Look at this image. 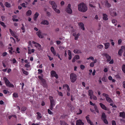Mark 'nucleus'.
I'll use <instances>...</instances> for the list:
<instances>
[{
    "mask_svg": "<svg viewBox=\"0 0 125 125\" xmlns=\"http://www.w3.org/2000/svg\"><path fill=\"white\" fill-rule=\"evenodd\" d=\"M39 14L37 12H36L34 14V17L33 18L34 20L36 21V20L38 16H39Z\"/></svg>",
    "mask_w": 125,
    "mask_h": 125,
    "instance_id": "c85d7f7f",
    "label": "nucleus"
},
{
    "mask_svg": "<svg viewBox=\"0 0 125 125\" xmlns=\"http://www.w3.org/2000/svg\"><path fill=\"white\" fill-rule=\"evenodd\" d=\"M5 5L7 7H10L11 6V5L10 3L7 2H6L5 3Z\"/></svg>",
    "mask_w": 125,
    "mask_h": 125,
    "instance_id": "c9c22d12",
    "label": "nucleus"
},
{
    "mask_svg": "<svg viewBox=\"0 0 125 125\" xmlns=\"http://www.w3.org/2000/svg\"><path fill=\"white\" fill-rule=\"evenodd\" d=\"M97 61L96 59H95L93 62H91L90 64V66L91 67H93L94 66V64L96 63Z\"/></svg>",
    "mask_w": 125,
    "mask_h": 125,
    "instance_id": "412c9836",
    "label": "nucleus"
},
{
    "mask_svg": "<svg viewBox=\"0 0 125 125\" xmlns=\"http://www.w3.org/2000/svg\"><path fill=\"white\" fill-rule=\"evenodd\" d=\"M13 96L15 97H18V94L16 93H14L13 94Z\"/></svg>",
    "mask_w": 125,
    "mask_h": 125,
    "instance_id": "8fccbe9b",
    "label": "nucleus"
},
{
    "mask_svg": "<svg viewBox=\"0 0 125 125\" xmlns=\"http://www.w3.org/2000/svg\"><path fill=\"white\" fill-rule=\"evenodd\" d=\"M3 92L5 94H6L9 93V92L8 90H3Z\"/></svg>",
    "mask_w": 125,
    "mask_h": 125,
    "instance_id": "6e6d98bb",
    "label": "nucleus"
},
{
    "mask_svg": "<svg viewBox=\"0 0 125 125\" xmlns=\"http://www.w3.org/2000/svg\"><path fill=\"white\" fill-rule=\"evenodd\" d=\"M92 98L90 99H93V100H97V97L94 95L92 96Z\"/></svg>",
    "mask_w": 125,
    "mask_h": 125,
    "instance_id": "79ce46f5",
    "label": "nucleus"
},
{
    "mask_svg": "<svg viewBox=\"0 0 125 125\" xmlns=\"http://www.w3.org/2000/svg\"><path fill=\"white\" fill-rule=\"evenodd\" d=\"M49 3L51 5L52 8L56 13L58 14L60 13V10L57 8V6L54 1H50Z\"/></svg>",
    "mask_w": 125,
    "mask_h": 125,
    "instance_id": "f03ea898",
    "label": "nucleus"
},
{
    "mask_svg": "<svg viewBox=\"0 0 125 125\" xmlns=\"http://www.w3.org/2000/svg\"><path fill=\"white\" fill-rule=\"evenodd\" d=\"M21 5L23 7L25 8L26 7V4L25 3H23Z\"/></svg>",
    "mask_w": 125,
    "mask_h": 125,
    "instance_id": "69168bd1",
    "label": "nucleus"
},
{
    "mask_svg": "<svg viewBox=\"0 0 125 125\" xmlns=\"http://www.w3.org/2000/svg\"><path fill=\"white\" fill-rule=\"evenodd\" d=\"M102 95L105 97L106 99L107 102L110 103L112 102L113 100L108 97V95L107 94L105 93H103Z\"/></svg>",
    "mask_w": 125,
    "mask_h": 125,
    "instance_id": "6e6552de",
    "label": "nucleus"
},
{
    "mask_svg": "<svg viewBox=\"0 0 125 125\" xmlns=\"http://www.w3.org/2000/svg\"><path fill=\"white\" fill-rule=\"evenodd\" d=\"M90 104L91 105H92L94 106V107L95 106H96L95 104L93 103L91 101L90 102Z\"/></svg>",
    "mask_w": 125,
    "mask_h": 125,
    "instance_id": "680f3d73",
    "label": "nucleus"
},
{
    "mask_svg": "<svg viewBox=\"0 0 125 125\" xmlns=\"http://www.w3.org/2000/svg\"><path fill=\"white\" fill-rule=\"evenodd\" d=\"M38 73L39 74H40L42 73V71L41 69H39L38 70Z\"/></svg>",
    "mask_w": 125,
    "mask_h": 125,
    "instance_id": "5fc2aeb1",
    "label": "nucleus"
},
{
    "mask_svg": "<svg viewBox=\"0 0 125 125\" xmlns=\"http://www.w3.org/2000/svg\"><path fill=\"white\" fill-rule=\"evenodd\" d=\"M32 13V11L30 10H28L26 13V15L27 16L31 15Z\"/></svg>",
    "mask_w": 125,
    "mask_h": 125,
    "instance_id": "2f4dec72",
    "label": "nucleus"
},
{
    "mask_svg": "<svg viewBox=\"0 0 125 125\" xmlns=\"http://www.w3.org/2000/svg\"><path fill=\"white\" fill-rule=\"evenodd\" d=\"M78 10L82 12H85L88 10L86 4L83 3L79 4L78 5Z\"/></svg>",
    "mask_w": 125,
    "mask_h": 125,
    "instance_id": "f257e3e1",
    "label": "nucleus"
},
{
    "mask_svg": "<svg viewBox=\"0 0 125 125\" xmlns=\"http://www.w3.org/2000/svg\"><path fill=\"white\" fill-rule=\"evenodd\" d=\"M122 46L121 47V48L119 50L118 52V55L120 56H121L123 52V51L125 50V48L122 49Z\"/></svg>",
    "mask_w": 125,
    "mask_h": 125,
    "instance_id": "4468645a",
    "label": "nucleus"
},
{
    "mask_svg": "<svg viewBox=\"0 0 125 125\" xmlns=\"http://www.w3.org/2000/svg\"><path fill=\"white\" fill-rule=\"evenodd\" d=\"M49 98L50 100L51 104V106L50 107V108L51 110H52L53 107L55 105L54 100L52 96H50Z\"/></svg>",
    "mask_w": 125,
    "mask_h": 125,
    "instance_id": "423d86ee",
    "label": "nucleus"
},
{
    "mask_svg": "<svg viewBox=\"0 0 125 125\" xmlns=\"http://www.w3.org/2000/svg\"><path fill=\"white\" fill-rule=\"evenodd\" d=\"M104 55L106 56L107 61L109 62L111 60V57L110 56L107 54H104Z\"/></svg>",
    "mask_w": 125,
    "mask_h": 125,
    "instance_id": "aec40b11",
    "label": "nucleus"
},
{
    "mask_svg": "<svg viewBox=\"0 0 125 125\" xmlns=\"http://www.w3.org/2000/svg\"><path fill=\"white\" fill-rule=\"evenodd\" d=\"M80 59V56L78 55H75L74 56L72 60V62H74L75 61V60H77Z\"/></svg>",
    "mask_w": 125,
    "mask_h": 125,
    "instance_id": "9b49d317",
    "label": "nucleus"
},
{
    "mask_svg": "<svg viewBox=\"0 0 125 125\" xmlns=\"http://www.w3.org/2000/svg\"><path fill=\"white\" fill-rule=\"evenodd\" d=\"M57 92L58 93V94L60 96H63V94L62 93L60 92H59L58 90H57Z\"/></svg>",
    "mask_w": 125,
    "mask_h": 125,
    "instance_id": "864d4df0",
    "label": "nucleus"
},
{
    "mask_svg": "<svg viewBox=\"0 0 125 125\" xmlns=\"http://www.w3.org/2000/svg\"><path fill=\"white\" fill-rule=\"evenodd\" d=\"M29 64H30V62H29V63H28V64H25V67H27V68L29 67L30 66V65Z\"/></svg>",
    "mask_w": 125,
    "mask_h": 125,
    "instance_id": "de8ad7c7",
    "label": "nucleus"
},
{
    "mask_svg": "<svg viewBox=\"0 0 125 125\" xmlns=\"http://www.w3.org/2000/svg\"><path fill=\"white\" fill-rule=\"evenodd\" d=\"M42 76H38V78L42 82L43 84H44L45 83V80L43 79V75L42 74L41 75Z\"/></svg>",
    "mask_w": 125,
    "mask_h": 125,
    "instance_id": "6ab92c4d",
    "label": "nucleus"
},
{
    "mask_svg": "<svg viewBox=\"0 0 125 125\" xmlns=\"http://www.w3.org/2000/svg\"><path fill=\"white\" fill-rule=\"evenodd\" d=\"M26 108L25 107H23L22 108V112H24L26 110Z\"/></svg>",
    "mask_w": 125,
    "mask_h": 125,
    "instance_id": "4d7b16f0",
    "label": "nucleus"
},
{
    "mask_svg": "<svg viewBox=\"0 0 125 125\" xmlns=\"http://www.w3.org/2000/svg\"><path fill=\"white\" fill-rule=\"evenodd\" d=\"M61 125H68L64 121L61 122Z\"/></svg>",
    "mask_w": 125,
    "mask_h": 125,
    "instance_id": "3c124183",
    "label": "nucleus"
},
{
    "mask_svg": "<svg viewBox=\"0 0 125 125\" xmlns=\"http://www.w3.org/2000/svg\"><path fill=\"white\" fill-rule=\"evenodd\" d=\"M122 41L121 39H119L118 41V44H120L122 42Z\"/></svg>",
    "mask_w": 125,
    "mask_h": 125,
    "instance_id": "774afa93",
    "label": "nucleus"
},
{
    "mask_svg": "<svg viewBox=\"0 0 125 125\" xmlns=\"http://www.w3.org/2000/svg\"><path fill=\"white\" fill-rule=\"evenodd\" d=\"M88 95L90 96V99H92V96L93 95V92L91 90H89L88 91Z\"/></svg>",
    "mask_w": 125,
    "mask_h": 125,
    "instance_id": "a211bd4d",
    "label": "nucleus"
},
{
    "mask_svg": "<svg viewBox=\"0 0 125 125\" xmlns=\"http://www.w3.org/2000/svg\"><path fill=\"white\" fill-rule=\"evenodd\" d=\"M42 64H41L39 65H38L37 66V68H42Z\"/></svg>",
    "mask_w": 125,
    "mask_h": 125,
    "instance_id": "0e129e2a",
    "label": "nucleus"
},
{
    "mask_svg": "<svg viewBox=\"0 0 125 125\" xmlns=\"http://www.w3.org/2000/svg\"><path fill=\"white\" fill-rule=\"evenodd\" d=\"M97 47L99 49H101L103 48V46L102 44H99L97 46Z\"/></svg>",
    "mask_w": 125,
    "mask_h": 125,
    "instance_id": "ea45409f",
    "label": "nucleus"
},
{
    "mask_svg": "<svg viewBox=\"0 0 125 125\" xmlns=\"http://www.w3.org/2000/svg\"><path fill=\"white\" fill-rule=\"evenodd\" d=\"M76 125H84V123L82 122L81 120L79 119L77 121Z\"/></svg>",
    "mask_w": 125,
    "mask_h": 125,
    "instance_id": "2eb2a0df",
    "label": "nucleus"
},
{
    "mask_svg": "<svg viewBox=\"0 0 125 125\" xmlns=\"http://www.w3.org/2000/svg\"><path fill=\"white\" fill-rule=\"evenodd\" d=\"M51 50L53 54V55H55L56 54V52L53 47H51Z\"/></svg>",
    "mask_w": 125,
    "mask_h": 125,
    "instance_id": "cd10ccee",
    "label": "nucleus"
},
{
    "mask_svg": "<svg viewBox=\"0 0 125 125\" xmlns=\"http://www.w3.org/2000/svg\"><path fill=\"white\" fill-rule=\"evenodd\" d=\"M5 83L6 85L9 87H13L14 86L8 80L6 77H4L3 78Z\"/></svg>",
    "mask_w": 125,
    "mask_h": 125,
    "instance_id": "39448f33",
    "label": "nucleus"
},
{
    "mask_svg": "<svg viewBox=\"0 0 125 125\" xmlns=\"http://www.w3.org/2000/svg\"><path fill=\"white\" fill-rule=\"evenodd\" d=\"M21 70L23 73L24 74L26 75H27L28 74V72L27 71H25L23 68H22L21 69Z\"/></svg>",
    "mask_w": 125,
    "mask_h": 125,
    "instance_id": "72a5a7b5",
    "label": "nucleus"
},
{
    "mask_svg": "<svg viewBox=\"0 0 125 125\" xmlns=\"http://www.w3.org/2000/svg\"><path fill=\"white\" fill-rule=\"evenodd\" d=\"M37 119H39L42 117V116L41 115V114L39 112H37Z\"/></svg>",
    "mask_w": 125,
    "mask_h": 125,
    "instance_id": "e433bc0d",
    "label": "nucleus"
},
{
    "mask_svg": "<svg viewBox=\"0 0 125 125\" xmlns=\"http://www.w3.org/2000/svg\"><path fill=\"white\" fill-rule=\"evenodd\" d=\"M21 30H22V32L23 33L25 32V29L24 27H21Z\"/></svg>",
    "mask_w": 125,
    "mask_h": 125,
    "instance_id": "09e8293b",
    "label": "nucleus"
},
{
    "mask_svg": "<svg viewBox=\"0 0 125 125\" xmlns=\"http://www.w3.org/2000/svg\"><path fill=\"white\" fill-rule=\"evenodd\" d=\"M9 31L11 35L15 38L17 39L18 37L17 36H16V35L15 33H14L13 31H12L10 29H9Z\"/></svg>",
    "mask_w": 125,
    "mask_h": 125,
    "instance_id": "f3484780",
    "label": "nucleus"
},
{
    "mask_svg": "<svg viewBox=\"0 0 125 125\" xmlns=\"http://www.w3.org/2000/svg\"><path fill=\"white\" fill-rule=\"evenodd\" d=\"M0 24L4 27H6V25H5L4 23L0 21Z\"/></svg>",
    "mask_w": 125,
    "mask_h": 125,
    "instance_id": "c03bdc74",
    "label": "nucleus"
},
{
    "mask_svg": "<svg viewBox=\"0 0 125 125\" xmlns=\"http://www.w3.org/2000/svg\"><path fill=\"white\" fill-rule=\"evenodd\" d=\"M117 21L116 20L113 19L112 20V22L114 24V25L115 26L117 24Z\"/></svg>",
    "mask_w": 125,
    "mask_h": 125,
    "instance_id": "58836bf2",
    "label": "nucleus"
},
{
    "mask_svg": "<svg viewBox=\"0 0 125 125\" xmlns=\"http://www.w3.org/2000/svg\"><path fill=\"white\" fill-rule=\"evenodd\" d=\"M41 24L43 25H48L49 24V22L47 21L43 20L42 21Z\"/></svg>",
    "mask_w": 125,
    "mask_h": 125,
    "instance_id": "4be33fe9",
    "label": "nucleus"
},
{
    "mask_svg": "<svg viewBox=\"0 0 125 125\" xmlns=\"http://www.w3.org/2000/svg\"><path fill=\"white\" fill-rule=\"evenodd\" d=\"M122 69L123 72L125 73V65L124 64L122 66Z\"/></svg>",
    "mask_w": 125,
    "mask_h": 125,
    "instance_id": "a18cd8bd",
    "label": "nucleus"
},
{
    "mask_svg": "<svg viewBox=\"0 0 125 125\" xmlns=\"http://www.w3.org/2000/svg\"><path fill=\"white\" fill-rule=\"evenodd\" d=\"M63 87L64 88L66 89L67 90L69 91L70 90L69 86L67 84L64 85L63 86Z\"/></svg>",
    "mask_w": 125,
    "mask_h": 125,
    "instance_id": "473e14b6",
    "label": "nucleus"
},
{
    "mask_svg": "<svg viewBox=\"0 0 125 125\" xmlns=\"http://www.w3.org/2000/svg\"><path fill=\"white\" fill-rule=\"evenodd\" d=\"M66 12L68 14H71L72 13V10L71 8V5L69 4L65 9Z\"/></svg>",
    "mask_w": 125,
    "mask_h": 125,
    "instance_id": "20e7f679",
    "label": "nucleus"
},
{
    "mask_svg": "<svg viewBox=\"0 0 125 125\" xmlns=\"http://www.w3.org/2000/svg\"><path fill=\"white\" fill-rule=\"evenodd\" d=\"M36 34L40 38H43V35H42L41 32L40 31H39L36 33Z\"/></svg>",
    "mask_w": 125,
    "mask_h": 125,
    "instance_id": "ddd939ff",
    "label": "nucleus"
},
{
    "mask_svg": "<svg viewBox=\"0 0 125 125\" xmlns=\"http://www.w3.org/2000/svg\"><path fill=\"white\" fill-rule=\"evenodd\" d=\"M78 111H79V112H77V115H79L81 114L82 113V111L80 109H79Z\"/></svg>",
    "mask_w": 125,
    "mask_h": 125,
    "instance_id": "13d9d810",
    "label": "nucleus"
},
{
    "mask_svg": "<svg viewBox=\"0 0 125 125\" xmlns=\"http://www.w3.org/2000/svg\"><path fill=\"white\" fill-rule=\"evenodd\" d=\"M119 116L123 118H125V113L124 112H120L119 113Z\"/></svg>",
    "mask_w": 125,
    "mask_h": 125,
    "instance_id": "5701e85b",
    "label": "nucleus"
},
{
    "mask_svg": "<svg viewBox=\"0 0 125 125\" xmlns=\"http://www.w3.org/2000/svg\"><path fill=\"white\" fill-rule=\"evenodd\" d=\"M105 5L108 7H111V5L108 2L107 0L105 1L104 2Z\"/></svg>",
    "mask_w": 125,
    "mask_h": 125,
    "instance_id": "f704fd0d",
    "label": "nucleus"
},
{
    "mask_svg": "<svg viewBox=\"0 0 125 125\" xmlns=\"http://www.w3.org/2000/svg\"><path fill=\"white\" fill-rule=\"evenodd\" d=\"M103 19L105 20H107L108 19L107 15L105 14H103Z\"/></svg>",
    "mask_w": 125,
    "mask_h": 125,
    "instance_id": "7c9ffc66",
    "label": "nucleus"
},
{
    "mask_svg": "<svg viewBox=\"0 0 125 125\" xmlns=\"http://www.w3.org/2000/svg\"><path fill=\"white\" fill-rule=\"evenodd\" d=\"M106 118V115L104 113H103L102 114V118L104 119Z\"/></svg>",
    "mask_w": 125,
    "mask_h": 125,
    "instance_id": "603ef678",
    "label": "nucleus"
},
{
    "mask_svg": "<svg viewBox=\"0 0 125 125\" xmlns=\"http://www.w3.org/2000/svg\"><path fill=\"white\" fill-rule=\"evenodd\" d=\"M78 25L79 27L81 29L84 31L85 30V28L84 27L83 23V22H80L78 23Z\"/></svg>",
    "mask_w": 125,
    "mask_h": 125,
    "instance_id": "9d476101",
    "label": "nucleus"
},
{
    "mask_svg": "<svg viewBox=\"0 0 125 125\" xmlns=\"http://www.w3.org/2000/svg\"><path fill=\"white\" fill-rule=\"evenodd\" d=\"M105 46V48L107 49L110 46V43L108 42H107L104 44Z\"/></svg>",
    "mask_w": 125,
    "mask_h": 125,
    "instance_id": "a878e982",
    "label": "nucleus"
},
{
    "mask_svg": "<svg viewBox=\"0 0 125 125\" xmlns=\"http://www.w3.org/2000/svg\"><path fill=\"white\" fill-rule=\"evenodd\" d=\"M85 118L86 119L87 122L90 124V125H94L93 123L90 120L89 117V115H88L85 117Z\"/></svg>",
    "mask_w": 125,
    "mask_h": 125,
    "instance_id": "f8f14e48",
    "label": "nucleus"
},
{
    "mask_svg": "<svg viewBox=\"0 0 125 125\" xmlns=\"http://www.w3.org/2000/svg\"><path fill=\"white\" fill-rule=\"evenodd\" d=\"M112 125H116V123L115 121L113 120L112 122Z\"/></svg>",
    "mask_w": 125,
    "mask_h": 125,
    "instance_id": "e2e57ef3",
    "label": "nucleus"
},
{
    "mask_svg": "<svg viewBox=\"0 0 125 125\" xmlns=\"http://www.w3.org/2000/svg\"><path fill=\"white\" fill-rule=\"evenodd\" d=\"M51 75L52 76V77H54L56 79L58 78V76L56 73V72L55 71H52L51 72Z\"/></svg>",
    "mask_w": 125,
    "mask_h": 125,
    "instance_id": "1a4fd4ad",
    "label": "nucleus"
},
{
    "mask_svg": "<svg viewBox=\"0 0 125 125\" xmlns=\"http://www.w3.org/2000/svg\"><path fill=\"white\" fill-rule=\"evenodd\" d=\"M68 54L69 55L68 59L69 60H70L72 58V55L71 52L69 50L68 51Z\"/></svg>",
    "mask_w": 125,
    "mask_h": 125,
    "instance_id": "c756f323",
    "label": "nucleus"
},
{
    "mask_svg": "<svg viewBox=\"0 0 125 125\" xmlns=\"http://www.w3.org/2000/svg\"><path fill=\"white\" fill-rule=\"evenodd\" d=\"M70 77L71 81L72 83L74 82L76 80L77 76L75 74L71 73L70 75Z\"/></svg>",
    "mask_w": 125,
    "mask_h": 125,
    "instance_id": "7ed1b4c3",
    "label": "nucleus"
},
{
    "mask_svg": "<svg viewBox=\"0 0 125 125\" xmlns=\"http://www.w3.org/2000/svg\"><path fill=\"white\" fill-rule=\"evenodd\" d=\"M32 43L34 45V46L35 47L38 48L39 51L42 50V49L41 47V46L40 44L34 41L32 42Z\"/></svg>",
    "mask_w": 125,
    "mask_h": 125,
    "instance_id": "0eeeda50",
    "label": "nucleus"
},
{
    "mask_svg": "<svg viewBox=\"0 0 125 125\" xmlns=\"http://www.w3.org/2000/svg\"><path fill=\"white\" fill-rule=\"evenodd\" d=\"M108 71V69L107 68H105L104 70V71L105 72H107Z\"/></svg>",
    "mask_w": 125,
    "mask_h": 125,
    "instance_id": "338daca9",
    "label": "nucleus"
},
{
    "mask_svg": "<svg viewBox=\"0 0 125 125\" xmlns=\"http://www.w3.org/2000/svg\"><path fill=\"white\" fill-rule=\"evenodd\" d=\"M94 108L95 110V111L97 112V113H99V111L98 109H97V107L96 106H95L94 107Z\"/></svg>",
    "mask_w": 125,
    "mask_h": 125,
    "instance_id": "49530a36",
    "label": "nucleus"
},
{
    "mask_svg": "<svg viewBox=\"0 0 125 125\" xmlns=\"http://www.w3.org/2000/svg\"><path fill=\"white\" fill-rule=\"evenodd\" d=\"M17 16L16 15H14L12 16V20L14 21H18L19 20L18 19H16Z\"/></svg>",
    "mask_w": 125,
    "mask_h": 125,
    "instance_id": "bb28decb",
    "label": "nucleus"
},
{
    "mask_svg": "<svg viewBox=\"0 0 125 125\" xmlns=\"http://www.w3.org/2000/svg\"><path fill=\"white\" fill-rule=\"evenodd\" d=\"M108 78L109 80H112V81L113 82H115V80L114 79H113L112 77L111 76H109Z\"/></svg>",
    "mask_w": 125,
    "mask_h": 125,
    "instance_id": "a19ab883",
    "label": "nucleus"
},
{
    "mask_svg": "<svg viewBox=\"0 0 125 125\" xmlns=\"http://www.w3.org/2000/svg\"><path fill=\"white\" fill-rule=\"evenodd\" d=\"M111 14L113 16H115L116 15V13L115 11H114L112 12H111Z\"/></svg>",
    "mask_w": 125,
    "mask_h": 125,
    "instance_id": "4c0bfd02",
    "label": "nucleus"
},
{
    "mask_svg": "<svg viewBox=\"0 0 125 125\" xmlns=\"http://www.w3.org/2000/svg\"><path fill=\"white\" fill-rule=\"evenodd\" d=\"M99 105L102 109L104 110H107V108L104 104L102 103H99Z\"/></svg>",
    "mask_w": 125,
    "mask_h": 125,
    "instance_id": "b1692460",
    "label": "nucleus"
},
{
    "mask_svg": "<svg viewBox=\"0 0 125 125\" xmlns=\"http://www.w3.org/2000/svg\"><path fill=\"white\" fill-rule=\"evenodd\" d=\"M75 53L80 54L82 53L81 51L79 50L75 49L73 51Z\"/></svg>",
    "mask_w": 125,
    "mask_h": 125,
    "instance_id": "393cba45",
    "label": "nucleus"
},
{
    "mask_svg": "<svg viewBox=\"0 0 125 125\" xmlns=\"http://www.w3.org/2000/svg\"><path fill=\"white\" fill-rule=\"evenodd\" d=\"M80 67L81 69L82 70H83L85 68L84 66L83 65H81Z\"/></svg>",
    "mask_w": 125,
    "mask_h": 125,
    "instance_id": "052dcab7",
    "label": "nucleus"
},
{
    "mask_svg": "<svg viewBox=\"0 0 125 125\" xmlns=\"http://www.w3.org/2000/svg\"><path fill=\"white\" fill-rule=\"evenodd\" d=\"M87 60H91L92 61H94V58L92 56H90L89 58H88L86 59Z\"/></svg>",
    "mask_w": 125,
    "mask_h": 125,
    "instance_id": "37998d69",
    "label": "nucleus"
},
{
    "mask_svg": "<svg viewBox=\"0 0 125 125\" xmlns=\"http://www.w3.org/2000/svg\"><path fill=\"white\" fill-rule=\"evenodd\" d=\"M73 35L74 37V39L75 40H77L80 35V33H78L76 34V33H74L73 34Z\"/></svg>",
    "mask_w": 125,
    "mask_h": 125,
    "instance_id": "dca6fc26",
    "label": "nucleus"
},
{
    "mask_svg": "<svg viewBox=\"0 0 125 125\" xmlns=\"http://www.w3.org/2000/svg\"><path fill=\"white\" fill-rule=\"evenodd\" d=\"M16 52L17 53H19L20 52V49L19 48L17 47L16 49Z\"/></svg>",
    "mask_w": 125,
    "mask_h": 125,
    "instance_id": "bf43d9fd",
    "label": "nucleus"
}]
</instances>
